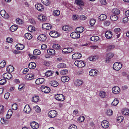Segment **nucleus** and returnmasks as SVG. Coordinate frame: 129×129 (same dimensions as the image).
I'll return each instance as SVG.
<instances>
[{
    "label": "nucleus",
    "instance_id": "obj_1",
    "mask_svg": "<svg viewBox=\"0 0 129 129\" xmlns=\"http://www.w3.org/2000/svg\"><path fill=\"white\" fill-rule=\"evenodd\" d=\"M122 67V64L120 62H116L113 66V69L117 71L119 70Z\"/></svg>",
    "mask_w": 129,
    "mask_h": 129
},
{
    "label": "nucleus",
    "instance_id": "obj_2",
    "mask_svg": "<svg viewBox=\"0 0 129 129\" xmlns=\"http://www.w3.org/2000/svg\"><path fill=\"white\" fill-rule=\"evenodd\" d=\"M75 65L79 67H84L85 65L84 62L82 61H76L74 62Z\"/></svg>",
    "mask_w": 129,
    "mask_h": 129
},
{
    "label": "nucleus",
    "instance_id": "obj_3",
    "mask_svg": "<svg viewBox=\"0 0 129 129\" xmlns=\"http://www.w3.org/2000/svg\"><path fill=\"white\" fill-rule=\"evenodd\" d=\"M57 112L55 110H52L49 112L48 113V116L50 118H54L56 116Z\"/></svg>",
    "mask_w": 129,
    "mask_h": 129
},
{
    "label": "nucleus",
    "instance_id": "obj_4",
    "mask_svg": "<svg viewBox=\"0 0 129 129\" xmlns=\"http://www.w3.org/2000/svg\"><path fill=\"white\" fill-rule=\"evenodd\" d=\"M114 56L113 54L112 53H108L107 54L106 58L105 60L106 62L109 63L110 61V59Z\"/></svg>",
    "mask_w": 129,
    "mask_h": 129
},
{
    "label": "nucleus",
    "instance_id": "obj_5",
    "mask_svg": "<svg viewBox=\"0 0 129 129\" xmlns=\"http://www.w3.org/2000/svg\"><path fill=\"white\" fill-rule=\"evenodd\" d=\"M41 90L42 92L46 93L49 92L50 91V88L49 87L45 86H41Z\"/></svg>",
    "mask_w": 129,
    "mask_h": 129
},
{
    "label": "nucleus",
    "instance_id": "obj_6",
    "mask_svg": "<svg viewBox=\"0 0 129 129\" xmlns=\"http://www.w3.org/2000/svg\"><path fill=\"white\" fill-rule=\"evenodd\" d=\"M55 97L56 100L60 101H62L65 99L64 96L62 94H57L55 95Z\"/></svg>",
    "mask_w": 129,
    "mask_h": 129
},
{
    "label": "nucleus",
    "instance_id": "obj_7",
    "mask_svg": "<svg viewBox=\"0 0 129 129\" xmlns=\"http://www.w3.org/2000/svg\"><path fill=\"white\" fill-rule=\"evenodd\" d=\"M36 8L39 11H43L44 7L43 5L41 3H37L35 5Z\"/></svg>",
    "mask_w": 129,
    "mask_h": 129
},
{
    "label": "nucleus",
    "instance_id": "obj_8",
    "mask_svg": "<svg viewBox=\"0 0 129 129\" xmlns=\"http://www.w3.org/2000/svg\"><path fill=\"white\" fill-rule=\"evenodd\" d=\"M80 36L79 33L77 31L73 32L70 34L71 37L74 39L79 38Z\"/></svg>",
    "mask_w": 129,
    "mask_h": 129
},
{
    "label": "nucleus",
    "instance_id": "obj_9",
    "mask_svg": "<svg viewBox=\"0 0 129 129\" xmlns=\"http://www.w3.org/2000/svg\"><path fill=\"white\" fill-rule=\"evenodd\" d=\"M0 14L2 17L6 19H7L9 17V15L6 13V11L4 10H2L0 11Z\"/></svg>",
    "mask_w": 129,
    "mask_h": 129
},
{
    "label": "nucleus",
    "instance_id": "obj_10",
    "mask_svg": "<svg viewBox=\"0 0 129 129\" xmlns=\"http://www.w3.org/2000/svg\"><path fill=\"white\" fill-rule=\"evenodd\" d=\"M101 125L102 127L104 128H106L109 126V122L106 120H104L101 122Z\"/></svg>",
    "mask_w": 129,
    "mask_h": 129
},
{
    "label": "nucleus",
    "instance_id": "obj_11",
    "mask_svg": "<svg viewBox=\"0 0 129 129\" xmlns=\"http://www.w3.org/2000/svg\"><path fill=\"white\" fill-rule=\"evenodd\" d=\"M37 38L41 41L44 42L46 40L47 37L45 35L41 34Z\"/></svg>",
    "mask_w": 129,
    "mask_h": 129
},
{
    "label": "nucleus",
    "instance_id": "obj_12",
    "mask_svg": "<svg viewBox=\"0 0 129 129\" xmlns=\"http://www.w3.org/2000/svg\"><path fill=\"white\" fill-rule=\"evenodd\" d=\"M113 93L117 94L120 92V90L119 88L117 86H115L113 87L112 89Z\"/></svg>",
    "mask_w": 129,
    "mask_h": 129
},
{
    "label": "nucleus",
    "instance_id": "obj_13",
    "mask_svg": "<svg viewBox=\"0 0 129 129\" xmlns=\"http://www.w3.org/2000/svg\"><path fill=\"white\" fill-rule=\"evenodd\" d=\"M42 27L44 29L49 30L51 28L52 26L49 24L45 23L42 25Z\"/></svg>",
    "mask_w": 129,
    "mask_h": 129
},
{
    "label": "nucleus",
    "instance_id": "obj_14",
    "mask_svg": "<svg viewBox=\"0 0 129 129\" xmlns=\"http://www.w3.org/2000/svg\"><path fill=\"white\" fill-rule=\"evenodd\" d=\"M82 57L81 54L79 53H76L73 54L72 56V59H79Z\"/></svg>",
    "mask_w": 129,
    "mask_h": 129
},
{
    "label": "nucleus",
    "instance_id": "obj_15",
    "mask_svg": "<svg viewBox=\"0 0 129 129\" xmlns=\"http://www.w3.org/2000/svg\"><path fill=\"white\" fill-rule=\"evenodd\" d=\"M49 34L51 37L54 38H57L59 36L58 32L54 31L50 32Z\"/></svg>",
    "mask_w": 129,
    "mask_h": 129
},
{
    "label": "nucleus",
    "instance_id": "obj_16",
    "mask_svg": "<svg viewBox=\"0 0 129 129\" xmlns=\"http://www.w3.org/2000/svg\"><path fill=\"white\" fill-rule=\"evenodd\" d=\"M98 70L95 69H92L89 72V74L91 76H95L97 75L98 72Z\"/></svg>",
    "mask_w": 129,
    "mask_h": 129
},
{
    "label": "nucleus",
    "instance_id": "obj_17",
    "mask_svg": "<svg viewBox=\"0 0 129 129\" xmlns=\"http://www.w3.org/2000/svg\"><path fill=\"white\" fill-rule=\"evenodd\" d=\"M73 50V49L71 48H65L63 49L62 52L64 53L67 54L72 52Z\"/></svg>",
    "mask_w": 129,
    "mask_h": 129
},
{
    "label": "nucleus",
    "instance_id": "obj_18",
    "mask_svg": "<svg viewBox=\"0 0 129 129\" xmlns=\"http://www.w3.org/2000/svg\"><path fill=\"white\" fill-rule=\"evenodd\" d=\"M30 126L31 127L34 129H37L39 127L38 123L35 121H33L31 123Z\"/></svg>",
    "mask_w": 129,
    "mask_h": 129
},
{
    "label": "nucleus",
    "instance_id": "obj_19",
    "mask_svg": "<svg viewBox=\"0 0 129 129\" xmlns=\"http://www.w3.org/2000/svg\"><path fill=\"white\" fill-rule=\"evenodd\" d=\"M3 76L4 78H6L8 79H10L12 77V75L9 73H4L3 75Z\"/></svg>",
    "mask_w": 129,
    "mask_h": 129
},
{
    "label": "nucleus",
    "instance_id": "obj_20",
    "mask_svg": "<svg viewBox=\"0 0 129 129\" xmlns=\"http://www.w3.org/2000/svg\"><path fill=\"white\" fill-rule=\"evenodd\" d=\"M31 110L30 106L28 105H26L24 109V111L26 113H29L31 111Z\"/></svg>",
    "mask_w": 129,
    "mask_h": 129
},
{
    "label": "nucleus",
    "instance_id": "obj_21",
    "mask_svg": "<svg viewBox=\"0 0 129 129\" xmlns=\"http://www.w3.org/2000/svg\"><path fill=\"white\" fill-rule=\"evenodd\" d=\"M105 34L106 37L108 39H110L113 35L112 33L110 31H106Z\"/></svg>",
    "mask_w": 129,
    "mask_h": 129
},
{
    "label": "nucleus",
    "instance_id": "obj_22",
    "mask_svg": "<svg viewBox=\"0 0 129 129\" xmlns=\"http://www.w3.org/2000/svg\"><path fill=\"white\" fill-rule=\"evenodd\" d=\"M44 79L43 78H39L36 80L35 83L37 84H40L42 83L44 81Z\"/></svg>",
    "mask_w": 129,
    "mask_h": 129
},
{
    "label": "nucleus",
    "instance_id": "obj_23",
    "mask_svg": "<svg viewBox=\"0 0 129 129\" xmlns=\"http://www.w3.org/2000/svg\"><path fill=\"white\" fill-rule=\"evenodd\" d=\"M55 51L53 49H50L47 50V52L48 54L50 55H54L55 54Z\"/></svg>",
    "mask_w": 129,
    "mask_h": 129
},
{
    "label": "nucleus",
    "instance_id": "obj_24",
    "mask_svg": "<svg viewBox=\"0 0 129 129\" xmlns=\"http://www.w3.org/2000/svg\"><path fill=\"white\" fill-rule=\"evenodd\" d=\"M34 75L32 74H28L25 77V79L27 80H30L33 78Z\"/></svg>",
    "mask_w": 129,
    "mask_h": 129
},
{
    "label": "nucleus",
    "instance_id": "obj_25",
    "mask_svg": "<svg viewBox=\"0 0 129 129\" xmlns=\"http://www.w3.org/2000/svg\"><path fill=\"white\" fill-rule=\"evenodd\" d=\"M50 84L51 86L54 87L57 86L59 84L58 83L57 81L54 80L50 81Z\"/></svg>",
    "mask_w": 129,
    "mask_h": 129
},
{
    "label": "nucleus",
    "instance_id": "obj_26",
    "mask_svg": "<svg viewBox=\"0 0 129 129\" xmlns=\"http://www.w3.org/2000/svg\"><path fill=\"white\" fill-rule=\"evenodd\" d=\"M62 29L64 31H69L71 30L72 28L68 25H66L63 26L62 27Z\"/></svg>",
    "mask_w": 129,
    "mask_h": 129
},
{
    "label": "nucleus",
    "instance_id": "obj_27",
    "mask_svg": "<svg viewBox=\"0 0 129 129\" xmlns=\"http://www.w3.org/2000/svg\"><path fill=\"white\" fill-rule=\"evenodd\" d=\"M83 82L82 80L77 79L74 82L75 84L77 86H79L83 83Z\"/></svg>",
    "mask_w": 129,
    "mask_h": 129
},
{
    "label": "nucleus",
    "instance_id": "obj_28",
    "mask_svg": "<svg viewBox=\"0 0 129 129\" xmlns=\"http://www.w3.org/2000/svg\"><path fill=\"white\" fill-rule=\"evenodd\" d=\"M18 28L17 25H12L10 28V30L12 32H14Z\"/></svg>",
    "mask_w": 129,
    "mask_h": 129
},
{
    "label": "nucleus",
    "instance_id": "obj_29",
    "mask_svg": "<svg viewBox=\"0 0 129 129\" xmlns=\"http://www.w3.org/2000/svg\"><path fill=\"white\" fill-rule=\"evenodd\" d=\"M110 19L112 21H115L117 20L118 17L116 15L112 14L110 16Z\"/></svg>",
    "mask_w": 129,
    "mask_h": 129
},
{
    "label": "nucleus",
    "instance_id": "obj_30",
    "mask_svg": "<svg viewBox=\"0 0 129 129\" xmlns=\"http://www.w3.org/2000/svg\"><path fill=\"white\" fill-rule=\"evenodd\" d=\"M99 39V37L97 36H93L90 38V40L93 41H96Z\"/></svg>",
    "mask_w": 129,
    "mask_h": 129
},
{
    "label": "nucleus",
    "instance_id": "obj_31",
    "mask_svg": "<svg viewBox=\"0 0 129 129\" xmlns=\"http://www.w3.org/2000/svg\"><path fill=\"white\" fill-rule=\"evenodd\" d=\"M69 80V77L67 76H62L61 78V80L64 82H67Z\"/></svg>",
    "mask_w": 129,
    "mask_h": 129
},
{
    "label": "nucleus",
    "instance_id": "obj_32",
    "mask_svg": "<svg viewBox=\"0 0 129 129\" xmlns=\"http://www.w3.org/2000/svg\"><path fill=\"white\" fill-rule=\"evenodd\" d=\"M100 96L103 98H105L106 96V93L105 91H100L99 93Z\"/></svg>",
    "mask_w": 129,
    "mask_h": 129
},
{
    "label": "nucleus",
    "instance_id": "obj_33",
    "mask_svg": "<svg viewBox=\"0 0 129 129\" xmlns=\"http://www.w3.org/2000/svg\"><path fill=\"white\" fill-rule=\"evenodd\" d=\"M16 47L18 50H22L24 47V46L22 44H18L16 46Z\"/></svg>",
    "mask_w": 129,
    "mask_h": 129
},
{
    "label": "nucleus",
    "instance_id": "obj_34",
    "mask_svg": "<svg viewBox=\"0 0 129 129\" xmlns=\"http://www.w3.org/2000/svg\"><path fill=\"white\" fill-rule=\"evenodd\" d=\"M107 16L106 15L104 14H102L100 15L99 17V19L101 21L103 20L106 19Z\"/></svg>",
    "mask_w": 129,
    "mask_h": 129
},
{
    "label": "nucleus",
    "instance_id": "obj_35",
    "mask_svg": "<svg viewBox=\"0 0 129 129\" xmlns=\"http://www.w3.org/2000/svg\"><path fill=\"white\" fill-rule=\"evenodd\" d=\"M32 99L33 102L35 103H36L38 102L39 100V97L38 96H34L32 97Z\"/></svg>",
    "mask_w": 129,
    "mask_h": 129
},
{
    "label": "nucleus",
    "instance_id": "obj_36",
    "mask_svg": "<svg viewBox=\"0 0 129 129\" xmlns=\"http://www.w3.org/2000/svg\"><path fill=\"white\" fill-rule=\"evenodd\" d=\"M36 66V64L35 63L31 62L29 64L28 67L30 69H33L35 68Z\"/></svg>",
    "mask_w": 129,
    "mask_h": 129
},
{
    "label": "nucleus",
    "instance_id": "obj_37",
    "mask_svg": "<svg viewBox=\"0 0 129 129\" xmlns=\"http://www.w3.org/2000/svg\"><path fill=\"white\" fill-rule=\"evenodd\" d=\"M120 12V10L117 9H114L113 10V14L117 15L119 14Z\"/></svg>",
    "mask_w": 129,
    "mask_h": 129
},
{
    "label": "nucleus",
    "instance_id": "obj_38",
    "mask_svg": "<svg viewBox=\"0 0 129 129\" xmlns=\"http://www.w3.org/2000/svg\"><path fill=\"white\" fill-rule=\"evenodd\" d=\"M75 2L79 6H83L84 5V3L82 0H76Z\"/></svg>",
    "mask_w": 129,
    "mask_h": 129
},
{
    "label": "nucleus",
    "instance_id": "obj_39",
    "mask_svg": "<svg viewBox=\"0 0 129 129\" xmlns=\"http://www.w3.org/2000/svg\"><path fill=\"white\" fill-rule=\"evenodd\" d=\"M25 36L26 38L29 40L31 39L32 37V35L29 33H26L25 34Z\"/></svg>",
    "mask_w": 129,
    "mask_h": 129
},
{
    "label": "nucleus",
    "instance_id": "obj_40",
    "mask_svg": "<svg viewBox=\"0 0 129 129\" xmlns=\"http://www.w3.org/2000/svg\"><path fill=\"white\" fill-rule=\"evenodd\" d=\"M5 111V109L4 106L2 105H0V114H3Z\"/></svg>",
    "mask_w": 129,
    "mask_h": 129
},
{
    "label": "nucleus",
    "instance_id": "obj_41",
    "mask_svg": "<svg viewBox=\"0 0 129 129\" xmlns=\"http://www.w3.org/2000/svg\"><path fill=\"white\" fill-rule=\"evenodd\" d=\"M76 30L79 33H82L84 30V29L83 27H77Z\"/></svg>",
    "mask_w": 129,
    "mask_h": 129
},
{
    "label": "nucleus",
    "instance_id": "obj_42",
    "mask_svg": "<svg viewBox=\"0 0 129 129\" xmlns=\"http://www.w3.org/2000/svg\"><path fill=\"white\" fill-rule=\"evenodd\" d=\"M12 114V112L11 111V110H9L8 111V113L7 114L6 116V118L7 119H9L11 115Z\"/></svg>",
    "mask_w": 129,
    "mask_h": 129
},
{
    "label": "nucleus",
    "instance_id": "obj_43",
    "mask_svg": "<svg viewBox=\"0 0 129 129\" xmlns=\"http://www.w3.org/2000/svg\"><path fill=\"white\" fill-rule=\"evenodd\" d=\"M113 113L112 110L109 109H108L106 112V113L108 116H111L113 114Z\"/></svg>",
    "mask_w": 129,
    "mask_h": 129
},
{
    "label": "nucleus",
    "instance_id": "obj_44",
    "mask_svg": "<svg viewBox=\"0 0 129 129\" xmlns=\"http://www.w3.org/2000/svg\"><path fill=\"white\" fill-rule=\"evenodd\" d=\"M41 53V52L39 50L37 49H35L33 52V54L34 55H40Z\"/></svg>",
    "mask_w": 129,
    "mask_h": 129
},
{
    "label": "nucleus",
    "instance_id": "obj_45",
    "mask_svg": "<svg viewBox=\"0 0 129 129\" xmlns=\"http://www.w3.org/2000/svg\"><path fill=\"white\" fill-rule=\"evenodd\" d=\"M53 73L52 71L50 70H48L46 72L45 75L48 77L51 76L52 75Z\"/></svg>",
    "mask_w": 129,
    "mask_h": 129
},
{
    "label": "nucleus",
    "instance_id": "obj_46",
    "mask_svg": "<svg viewBox=\"0 0 129 129\" xmlns=\"http://www.w3.org/2000/svg\"><path fill=\"white\" fill-rule=\"evenodd\" d=\"M52 47L54 49H58L61 48L60 46L57 44H55L53 45Z\"/></svg>",
    "mask_w": 129,
    "mask_h": 129
},
{
    "label": "nucleus",
    "instance_id": "obj_47",
    "mask_svg": "<svg viewBox=\"0 0 129 129\" xmlns=\"http://www.w3.org/2000/svg\"><path fill=\"white\" fill-rule=\"evenodd\" d=\"M119 102V101L117 99H114L111 104L113 106H116L118 104Z\"/></svg>",
    "mask_w": 129,
    "mask_h": 129
},
{
    "label": "nucleus",
    "instance_id": "obj_48",
    "mask_svg": "<svg viewBox=\"0 0 129 129\" xmlns=\"http://www.w3.org/2000/svg\"><path fill=\"white\" fill-rule=\"evenodd\" d=\"M66 67V65L64 63H60L57 66V67L58 68H65Z\"/></svg>",
    "mask_w": 129,
    "mask_h": 129
},
{
    "label": "nucleus",
    "instance_id": "obj_49",
    "mask_svg": "<svg viewBox=\"0 0 129 129\" xmlns=\"http://www.w3.org/2000/svg\"><path fill=\"white\" fill-rule=\"evenodd\" d=\"M53 13L54 16H58L60 14V11L58 10H55L53 11Z\"/></svg>",
    "mask_w": 129,
    "mask_h": 129
},
{
    "label": "nucleus",
    "instance_id": "obj_50",
    "mask_svg": "<svg viewBox=\"0 0 129 129\" xmlns=\"http://www.w3.org/2000/svg\"><path fill=\"white\" fill-rule=\"evenodd\" d=\"M41 2L42 3L46 6H48L50 3L48 0H41Z\"/></svg>",
    "mask_w": 129,
    "mask_h": 129
},
{
    "label": "nucleus",
    "instance_id": "obj_51",
    "mask_svg": "<svg viewBox=\"0 0 129 129\" xmlns=\"http://www.w3.org/2000/svg\"><path fill=\"white\" fill-rule=\"evenodd\" d=\"M85 118L83 116H81L78 119V121L80 122H83L84 119Z\"/></svg>",
    "mask_w": 129,
    "mask_h": 129
},
{
    "label": "nucleus",
    "instance_id": "obj_52",
    "mask_svg": "<svg viewBox=\"0 0 129 129\" xmlns=\"http://www.w3.org/2000/svg\"><path fill=\"white\" fill-rule=\"evenodd\" d=\"M95 22L96 21L95 19H91L90 21V23L91 25L93 26L95 24Z\"/></svg>",
    "mask_w": 129,
    "mask_h": 129
},
{
    "label": "nucleus",
    "instance_id": "obj_53",
    "mask_svg": "<svg viewBox=\"0 0 129 129\" xmlns=\"http://www.w3.org/2000/svg\"><path fill=\"white\" fill-rule=\"evenodd\" d=\"M24 85L23 84H20L19 85L18 89L19 90L21 91L23 90L24 88Z\"/></svg>",
    "mask_w": 129,
    "mask_h": 129
},
{
    "label": "nucleus",
    "instance_id": "obj_54",
    "mask_svg": "<svg viewBox=\"0 0 129 129\" xmlns=\"http://www.w3.org/2000/svg\"><path fill=\"white\" fill-rule=\"evenodd\" d=\"M79 18V16L76 15H73L72 16V19L74 20H77Z\"/></svg>",
    "mask_w": 129,
    "mask_h": 129
},
{
    "label": "nucleus",
    "instance_id": "obj_55",
    "mask_svg": "<svg viewBox=\"0 0 129 129\" xmlns=\"http://www.w3.org/2000/svg\"><path fill=\"white\" fill-rule=\"evenodd\" d=\"M69 129H77V126L74 124L70 125L69 128Z\"/></svg>",
    "mask_w": 129,
    "mask_h": 129
},
{
    "label": "nucleus",
    "instance_id": "obj_56",
    "mask_svg": "<svg viewBox=\"0 0 129 129\" xmlns=\"http://www.w3.org/2000/svg\"><path fill=\"white\" fill-rule=\"evenodd\" d=\"M35 111L37 112H40L41 111L40 108L38 106H36L35 107Z\"/></svg>",
    "mask_w": 129,
    "mask_h": 129
},
{
    "label": "nucleus",
    "instance_id": "obj_57",
    "mask_svg": "<svg viewBox=\"0 0 129 129\" xmlns=\"http://www.w3.org/2000/svg\"><path fill=\"white\" fill-rule=\"evenodd\" d=\"M123 119V117L122 116H120L118 117L117 119V121H119V122H122Z\"/></svg>",
    "mask_w": 129,
    "mask_h": 129
},
{
    "label": "nucleus",
    "instance_id": "obj_58",
    "mask_svg": "<svg viewBox=\"0 0 129 129\" xmlns=\"http://www.w3.org/2000/svg\"><path fill=\"white\" fill-rule=\"evenodd\" d=\"M28 29L30 32H32L34 30L35 28L33 26H30L28 27Z\"/></svg>",
    "mask_w": 129,
    "mask_h": 129
},
{
    "label": "nucleus",
    "instance_id": "obj_59",
    "mask_svg": "<svg viewBox=\"0 0 129 129\" xmlns=\"http://www.w3.org/2000/svg\"><path fill=\"white\" fill-rule=\"evenodd\" d=\"M80 19L82 20H84L87 18V17L84 15H81L79 16Z\"/></svg>",
    "mask_w": 129,
    "mask_h": 129
},
{
    "label": "nucleus",
    "instance_id": "obj_60",
    "mask_svg": "<svg viewBox=\"0 0 129 129\" xmlns=\"http://www.w3.org/2000/svg\"><path fill=\"white\" fill-rule=\"evenodd\" d=\"M17 104H16L14 103L12 105V108L13 110H16L17 109Z\"/></svg>",
    "mask_w": 129,
    "mask_h": 129
},
{
    "label": "nucleus",
    "instance_id": "obj_61",
    "mask_svg": "<svg viewBox=\"0 0 129 129\" xmlns=\"http://www.w3.org/2000/svg\"><path fill=\"white\" fill-rule=\"evenodd\" d=\"M121 29L119 28H115L114 31L116 34H118V33H120V32Z\"/></svg>",
    "mask_w": 129,
    "mask_h": 129
},
{
    "label": "nucleus",
    "instance_id": "obj_62",
    "mask_svg": "<svg viewBox=\"0 0 129 129\" xmlns=\"http://www.w3.org/2000/svg\"><path fill=\"white\" fill-rule=\"evenodd\" d=\"M6 82V80L4 78L0 80V85H2L5 84Z\"/></svg>",
    "mask_w": 129,
    "mask_h": 129
},
{
    "label": "nucleus",
    "instance_id": "obj_63",
    "mask_svg": "<svg viewBox=\"0 0 129 129\" xmlns=\"http://www.w3.org/2000/svg\"><path fill=\"white\" fill-rule=\"evenodd\" d=\"M6 64V62L4 61H2L0 63V67L1 68L4 67Z\"/></svg>",
    "mask_w": 129,
    "mask_h": 129
},
{
    "label": "nucleus",
    "instance_id": "obj_64",
    "mask_svg": "<svg viewBox=\"0 0 129 129\" xmlns=\"http://www.w3.org/2000/svg\"><path fill=\"white\" fill-rule=\"evenodd\" d=\"M16 21L17 23L19 24H22V20L19 18H17L16 19Z\"/></svg>",
    "mask_w": 129,
    "mask_h": 129
}]
</instances>
